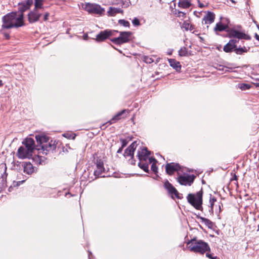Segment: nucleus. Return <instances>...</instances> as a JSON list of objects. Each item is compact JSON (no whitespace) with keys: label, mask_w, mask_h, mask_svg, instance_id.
I'll list each match as a JSON object with an SVG mask.
<instances>
[{"label":"nucleus","mask_w":259,"mask_h":259,"mask_svg":"<svg viewBox=\"0 0 259 259\" xmlns=\"http://www.w3.org/2000/svg\"><path fill=\"white\" fill-rule=\"evenodd\" d=\"M2 28L10 29L19 27L24 25L23 14L21 12H12L3 18Z\"/></svg>","instance_id":"1"},{"label":"nucleus","mask_w":259,"mask_h":259,"mask_svg":"<svg viewBox=\"0 0 259 259\" xmlns=\"http://www.w3.org/2000/svg\"><path fill=\"white\" fill-rule=\"evenodd\" d=\"M37 142L41 145V147L37 149L39 154H42L47 155L48 153L56 149L55 142L51 141L48 142L49 138L44 134H40L35 136Z\"/></svg>","instance_id":"2"},{"label":"nucleus","mask_w":259,"mask_h":259,"mask_svg":"<svg viewBox=\"0 0 259 259\" xmlns=\"http://www.w3.org/2000/svg\"><path fill=\"white\" fill-rule=\"evenodd\" d=\"M187 247L191 251L202 254L210 250L208 244L201 240L191 239L188 242Z\"/></svg>","instance_id":"3"},{"label":"nucleus","mask_w":259,"mask_h":259,"mask_svg":"<svg viewBox=\"0 0 259 259\" xmlns=\"http://www.w3.org/2000/svg\"><path fill=\"white\" fill-rule=\"evenodd\" d=\"M203 191L201 189L196 194H189L187 196L188 202L197 210L202 209Z\"/></svg>","instance_id":"4"},{"label":"nucleus","mask_w":259,"mask_h":259,"mask_svg":"<svg viewBox=\"0 0 259 259\" xmlns=\"http://www.w3.org/2000/svg\"><path fill=\"white\" fill-rule=\"evenodd\" d=\"M82 8L90 14L101 16L105 12V9L97 4L86 3L82 5Z\"/></svg>","instance_id":"5"},{"label":"nucleus","mask_w":259,"mask_h":259,"mask_svg":"<svg viewBox=\"0 0 259 259\" xmlns=\"http://www.w3.org/2000/svg\"><path fill=\"white\" fill-rule=\"evenodd\" d=\"M132 34V32L130 31L119 32V36L112 39L111 41L116 45H120L127 42L130 40Z\"/></svg>","instance_id":"6"},{"label":"nucleus","mask_w":259,"mask_h":259,"mask_svg":"<svg viewBox=\"0 0 259 259\" xmlns=\"http://www.w3.org/2000/svg\"><path fill=\"white\" fill-rule=\"evenodd\" d=\"M195 176L193 175L185 174L180 176L178 180L181 185L190 186L194 182Z\"/></svg>","instance_id":"7"},{"label":"nucleus","mask_w":259,"mask_h":259,"mask_svg":"<svg viewBox=\"0 0 259 259\" xmlns=\"http://www.w3.org/2000/svg\"><path fill=\"white\" fill-rule=\"evenodd\" d=\"M32 152L33 151L30 149L23 146L19 148L17 155L20 159L30 158L32 156Z\"/></svg>","instance_id":"8"},{"label":"nucleus","mask_w":259,"mask_h":259,"mask_svg":"<svg viewBox=\"0 0 259 259\" xmlns=\"http://www.w3.org/2000/svg\"><path fill=\"white\" fill-rule=\"evenodd\" d=\"M229 37H236L238 39H244L245 40H249L250 37L243 32L239 31L235 29L227 30Z\"/></svg>","instance_id":"9"},{"label":"nucleus","mask_w":259,"mask_h":259,"mask_svg":"<svg viewBox=\"0 0 259 259\" xmlns=\"http://www.w3.org/2000/svg\"><path fill=\"white\" fill-rule=\"evenodd\" d=\"M114 32L118 31L111 30H105L104 31H101L97 35L96 40L98 41H104L109 36L113 35Z\"/></svg>","instance_id":"10"},{"label":"nucleus","mask_w":259,"mask_h":259,"mask_svg":"<svg viewBox=\"0 0 259 259\" xmlns=\"http://www.w3.org/2000/svg\"><path fill=\"white\" fill-rule=\"evenodd\" d=\"M150 152L147 150L145 147L140 148L138 149V156L139 161H147L150 157Z\"/></svg>","instance_id":"11"},{"label":"nucleus","mask_w":259,"mask_h":259,"mask_svg":"<svg viewBox=\"0 0 259 259\" xmlns=\"http://www.w3.org/2000/svg\"><path fill=\"white\" fill-rule=\"evenodd\" d=\"M105 170L103 161L101 159H97L96 161V169L94 171L95 176L102 177L101 175Z\"/></svg>","instance_id":"12"},{"label":"nucleus","mask_w":259,"mask_h":259,"mask_svg":"<svg viewBox=\"0 0 259 259\" xmlns=\"http://www.w3.org/2000/svg\"><path fill=\"white\" fill-rule=\"evenodd\" d=\"M166 171L168 175H172L180 169V166L175 163H167L165 166Z\"/></svg>","instance_id":"13"},{"label":"nucleus","mask_w":259,"mask_h":259,"mask_svg":"<svg viewBox=\"0 0 259 259\" xmlns=\"http://www.w3.org/2000/svg\"><path fill=\"white\" fill-rule=\"evenodd\" d=\"M41 15L38 11L33 10L28 14V18L29 22L34 23L37 21Z\"/></svg>","instance_id":"14"},{"label":"nucleus","mask_w":259,"mask_h":259,"mask_svg":"<svg viewBox=\"0 0 259 259\" xmlns=\"http://www.w3.org/2000/svg\"><path fill=\"white\" fill-rule=\"evenodd\" d=\"M33 4V0H26V2L19 3L18 9L19 11L23 14V12L28 9Z\"/></svg>","instance_id":"15"},{"label":"nucleus","mask_w":259,"mask_h":259,"mask_svg":"<svg viewBox=\"0 0 259 259\" xmlns=\"http://www.w3.org/2000/svg\"><path fill=\"white\" fill-rule=\"evenodd\" d=\"M137 147V142H133L125 151L124 156L125 157L134 156V152Z\"/></svg>","instance_id":"16"},{"label":"nucleus","mask_w":259,"mask_h":259,"mask_svg":"<svg viewBox=\"0 0 259 259\" xmlns=\"http://www.w3.org/2000/svg\"><path fill=\"white\" fill-rule=\"evenodd\" d=\"M237 40L235 39L230 40L223 48L224 51L226 53H230L236 47V43Z\"/></svg>","instance_id":"17"},{"label":"nucleus","mask_w":259,"mask_h":259,"mask_svg":"<svg viewBox=\"0 0 259 259\" xmlns=\"http://www.w3.org/2000/svg\"><path fill=\"white\" fill-rule=\"evenodd\" d=\"M215 18V15L210 12H208L202 20V22L205 24H210L213 22Z\"/></svg>","instance_id":"18"},{"label":"nucleus","mask_w":259,"mask_h":259,"mask_svg":"<svg viewBox=\"0 0 259 259\" xmlns=\"http://www.w3.org/2000/svg\"><path fill=\"white\" fill-rule=\"evenodd\" d=\"M22 166L24 172L28 175L32 174L34 171V167L30 162H24L22 164Z\"/></svg>","instance_id":"19"},{"label":"nucleus","mask_w":259,"mask_h":259,"mask_svg":"<svg viewBox=\"0 0 259 259\" xmlns=\"http://www.w3.org/2000/svg\"><path fill=\"white\" fill-rule=\"evenodd\" d=\"M24 147H27L28 149H30L32 151H33L34 149V141L33 139L31 138H27L23 142Z\"/></svg>","instance_id":"20"},{"label":"nucleus","mask_w":259,"mask_h":259,"mask_svg":"<svg viewBox=\"0 0 259 259\" xmlns=\"http://www.w3.org/2000/svg\"><path fill=\"white\" fill-rule=\"evenodd\" d=\"M164 187L168 190V192L170 194H171V195H174L176 197L178 196V192L177 190L168 181L165 182Z\"/></svg>","instance_id":"21"},{"label":"nucleus","mask_w":259,"mask_h":259,"mask_svg":"<svg viewBox=\"0 0 259 259\" xmlns=\"http://www.w3.org/2000/svg\"><path fill=\"white\" fill-rule=\"evenodd\" d=\"M228 28V26L226 24L223 23L222 22L217 23L214 28V31L215 32H221L224 30H226Z\"/></svg>","instance_id":"22"},{"label":"nucleus","mask_w":259,"mask_h":259,"mask_svg":"<svg viewBox=\"0 0 259 259\" xmlns=\"http://www.w3.org/2000/svg\"><path fill=\"white\" fill-rule=\"evenodd\" d=\"M168 62L170 66L175 69L176 71H180L181 70V65L179 62L172 59H168Z\"/></svg>","instance_id":"23"},{"label":"nucleus","mask_w":259,"mask_h":259,"mask_svg":"<svg viewBox=\"0 0 259 259\" xmlns=\"http://www.w3.org/2000/svg\"><path fill=\"white\" fill-rule=\"evenodd\" d=\"M107 13L109 16H114L117 13H123V10L120 8L110 7Z\"/></svg>","instance_id":"24"},{"label":"nucleus","mask_w":259,"mask_h":259,"mask_svg":"<svg viewBox=\"0 0 259 259\" xmlns=\"http://www.w3.org/2000/svg\"><path fill=\"white\" fill-rule=\"evenodd\" d=\"M191 3L189 0H179L178 6L181 8L187 9L190 7Z\"/></svg>","instance_id":"25"},{"label":"nucleus","mask_w":259,"mask_h":259,"mask_svg":"<svg viewBox=\"0 0 259 259\" xmlns=\"http://www.w3.org/2000/svg\"><path fill=\"white\" fill-rule=\"evenodd\" d=\"M148 163L151 164V169L155 173H157L158 171V168L156 165L157 160L152 157H150L148 159Z\"/></svg>","instance_id":"26"},{"label":"nucleus","mask_w":259,"mask_h":259,"mask_svg":"<svg viewBox=\"0 0 259 259\" xmlns=\"http://www.w3.org/2000/svg\"><path fill=\"white\" fill-rule=\"evenodd\" d=\"M199 219L200 220V222L204 224L206 226H207L208 228L212 229L213 228V224L209 220L203 217H200Z\"/></svg>","instance_id":"27"},{"label":"nucleus","mask_w":259,"mask_h":259,"mask_svg":"<svg viewBox=\"0 0 259 259\" xmlns=\"http://www.w3.org/2000/svg\"><path fill=\"white\" fill-rule=\"evenodd\" d=\"M43 0H35L34 3V10L39 11V10L43 9L44 8Z\"/></svg>","instance_id":"28"},{"label":"nucleus","mask_w":259,"mask_h":259,"mask_svg":"<svg viewBox=\"0 0 259 259\" xmlns=\"http://www.w3.org/2000/svg\"><path fill=\"white\" fill-rule=\"evenodd\" d=\"M139 166L145 171H148V163L146 161H140L138 164Z\"/></svg>","instance_id":"29"},{"label":"nucleus","mask_w":259,"mask_h":259,"mask_svg":"<svg viewBox=\"0 0 259 259\" xmlns=\"http://www.w3.org/2000/svg\"><path fill=\"white\" fill-rule=\"evenodd\" d=\"M62 136L68 139H72V140H74L76 136V135L74 133H64Z\"/></svg>","instance_id":"30"},{"label":"nucleus","mask_w":259,"mask_h":259,"mask_svg":"<svg viewBox=\"0 0 259 259\" xmlns=\"http://www.w3.org/2000/svg\"><path fill=\"white\" fill-rule=\"evenodd\" d=\"M247 51L248 49L245 47L235 48L234 49V52L238 55H241L243 53L247 52Z\"/></svg>","instance_id":"31"},{"label":"nucleus","mask_w":259,"mask_h":259,"mask_svg":"<svg viewBox=\"0 0 259 259\" xmlns=\"http://www.w3.org/2000/svg\"><path fill=\"white\" fill-rule=\"evenodd\" d=\"M183 28H184L186 30H190L192 31L193 29V27L192 25L190 24L187 22H184L182 26Z\"/></svg>","instance_id":"32"},{"label":"nucleus","mask_w":259,"mask_h":259,"mask_svg":"<svg viewBox=\"0 0 259 259\" xmlns=\"http://www.w3.org/2000/svg\"><path fill=\"white\" fill-rule=\"evenodd\" d=\"M238 87L241 90H246L250 88V85L247 83H240L238 84Z\"/></svg>","instance_id":"33"},{"label":"nucleus","mask_w":259,"mask_h":259,"mask_svg":"<svg viewBox=\"0 0 259 259\" xmlns=\"http://www.w3.org/2000/svg\"><path fill=\"white\" fill-rule=\"evenodd\" d=\"M187 54V49L186 48L184 47L181 48V49L179 51V55L180 56H185Z\"/></svg>","instance_id":"34"},{"label":"nucleus","mask_w":259,"mask_h":259,"mask_svg":"<svg viewBox=\"0 0 259 259\" xmlns=\"http://www.w3.org/2000/svg\"><path fill=\"white\" fill-rule=\"evenodd\" d=\"M118 23L124 27H129L130 26V24L128 21L121 19L118 21Z\"/></svg>","instance_id":"35"},{"label":"nucleus","mask_w":259,"mask_h":259,"mask_svg":"<svg viewBox=\"0 0 259 259\" xmlns=\"http://www.w3.org/2000/svg\"><path fill=\"white\" fill-rule=\"evenodd\" d=\"M216 198L214 197H210L209 199V203H210V210L212 212H213V207L214 205V203L216 201Z\"/></svg>","instance_id":"36"},{"label":"nucleus","mask_w":259,"mask_h":259,"mask_svg":"<svg viewBox=\"0 0 259 259\" xmlns=\"http://www.w3.org/2000/svg\"><path fill=\"white\" fill-rule=\"evenodd\" d=\"M121 114H116L109 121L110 124L113 123L115 122L116 121L120 119V115Z\"/></svg>","instance_id":"37"},{"label":"nucleus","mask_w":259,"mask_h":259,"mask_svg":"<svg viewBox=\"0 0 259 259\" xmlns=\"http://www.w3.org/2000/svg\"><path fill=\"white\" fill-rule=\"evenodd\" d=\"M132 23L134 26H139L140 24L139 19L137 18H135L133 20Z\"/></svg>","instance_id":"38"},{"label":"nucleus","mask_w":259,"mask_h":259,"mask_svg":"<svg viewBox=\"0 0 259 259\" xmlns=\"http://www.w3.org/2000/svg\"><path fill=\"white\" fill-rule=\"evenodd\" d=\"M175 14L178 16V17H184L185 15V13H184V12H182L181 11H177L176 10L175 11Z\"/></svg>","instance_id":"39"},{"label":"nucleus","mask_w":259,"mask_h":259,"mask_svg":"<svg viewBox=\"0 0 259 259\" xmlns=\"http://www.w3.org/2000/svg\"><path fill=\"white\" fill-rule=\"evenodd\" d=\"M144 61L146 63H151L153 62V60L151 58H150L148 57H145L144 58Z\"/></svg>","instance_id":"40"},{"label":"nucleus","mask_w":259,"mask_h":259,"mask_svg":"<svg viewBox=\"0 0 259 259\" xmlns=\"http://www.w3.org/2000/svg\"><path fill=\"white\" fill-rule=\"evenodd\" d=\"M26 179L22 180V181H18L17 182H14V186H19L20 184H22L25 181Z\"/></svg>","instance_id":"41"},{"label":"nucleus","mask_w":259,"mask_h":259,"mask_svg":"<svg viewBox=\"0 0 259 259\" xmlns=\"http://www.w3.org/2000/svg\"><path fill=\"white\" fill-rule=\"evenodd\" d=\"M49 15H50V14L49 13H45V14L44 15V20L45 21H47L48 20Z\"/></svg>","instance_id":"42"},{"label":"nucleus","mask_w":259,"mask_h":259,"mask_svg":"<svg viewBox=\"0 0 259 259\" xmlns=\"http://www.w3.org/2000/svg\"><path fill=\"white\" fill-rule=\"evenodd\" d=\"M206 256L207 257H208V258H210V259H212V258H215V257H213V256H212L211 254H208V253H206Z\"/></svg>","instance_id":"43"},{"label":"nucleus","mask_w":259,"mask_h":259,"mask_svg":"<svg viewBox=\"0 0 259 259\" xmlns=\"http://www.w3.org/2000/svg\"><path fill=\"white\" fill-rule=\"evenodd\" d=\"M4 35H5V36L6 38H7V39H9V37H10V35H9V34L5 33V34H4Z\"/></svg>","instance_id":"44"},{"label":"nucleus","mask_w":259,"mask_h":259,"mask_svg":"<svg viewBox=\"0 0 259 259\" xmlns=\"http://www.w3.org/2000/svg\"><path fill=\"white\" fill-rule=\"evenodd\" d=\"M255 38L257 40H259V36L255 34Z\"/></svg>","instance_id":"45"},{"label":"nucleus","mask_w":259,"mask_h":259,"mask_svg":"<svg viewBox=\"0 0 259 259\" xmlns=\"http://www.w3.org/2000/svg\"><path fill=\"white\" fill-rule=\"evenodd\" d=\"M255 38L257 40H259V36L255 34Z\"/></svg>","instance_id":"46"},{"label":"nucleus","mask_w":259,"mask_h":259,"mask_svg":"<svg viewBox=\"0 0 259 259\" xmlns=\"http://www.w3.org/2000/svg\"><path fill=\"white\" fill-rule=\"evenodd\" d=\"M171 54H172V51H170L168 52V54L169 55H171Z\"/></svg>","instance_id":"47"},{"label":"nucleus","mask_w":259,"mask_h":259,"mask_svg":"<svg viewBox=\"0 0 259 259\" xmlns=\"http://www.w3.org/2000/svg\"><path fill=\"white\" fill-rule=\"evenodd\" d=\"M199 7L202 8L203 7V5L202 4H199Z\"/></svg>","instance_id":"48"},{"label":"nucleus","mask_w":259,"mask_h":259,"mask_svg":"<svg viewBox=\"0 0 259 259\" xmlns=\"http://www.w3.org/2000/svg\"><path fill=\"white\" fill-rule=\"evenodd\" d=\"M3 85V82L1 80H0V87Z\"/></svg>","instance_id":"49"},{"label":"nucleus","mask_w":259,"mask_h":259,"mask_svg":"<svg viewBox=\"0 0 259 259\" xmlns=\"http://www.w3.org/2000/svg\"><path fill=\"white\" fill-rule=\"evenodd\" d=\"M124 112H125V110H123L121 112H120L119 113L123 114V113H124Z\"/></svg>","instance_id":"50"},{"label":"nucleus","mask_w":259,"mask_h":259,"mask_svg":"<svg viewBox=\"0 0 259 259\" xmlns=\"http://www.w3.org/2000/svg\"><path fill=\"white\" fill-rule=\"evenodd\" d=\"M212 259H218V258H217V257L215 256V258H213Z\"/></svg>","instance_id":"51"},{"label":"nucleus","mask_w":259,"mask_h":259,"mask_svg":"<svg viewBox=\"0 0 259 259\" xmlns=\"http://www.w3.org/2000/svg\"><path fill=\"white\" fill-rule=\"evenodd\" d=\"M125 143H123V146H125Z\"/></svg>","instance_id":"52"},{"label":"nucleus","mask_w":259,"mask_h":259,"mask_svg":"<svg viewBox=\"0 0 259 259\" xmlns=\"http://www.w3.org/2000/svg\"><path fill=\"white\" fill-rule=\"evenodd\" d=\"M125 143H123V146H125Z\"/></svg>","instance_id":"53"},{"label":"nucleus","mask_w":259,"mask_h":259,"mask_svg":"<svg viewBox=\"0 0 259 259\" xmlns=\"http://www.w3.org/2000/svg\"><path fill=\"white\" fill-rule=\"evenodd\" d=\"M119 151H120V149L118 150V151H117L118 153L119 152Z\"/></svg>","instance_id":"54"},{"label":"nucleus","mask_w":259,"mask_h":259,"mask_svg":"<svg viewBox=\"0 0 259 259\" xmlns=\"http://www.w3.org/2000/svg\"><path fill=\"white\" fill-rule=\"evenodd\" d=\"M258 230H259V225H258Z\"/></svg>","instance_id":"55"}]
</instances>
